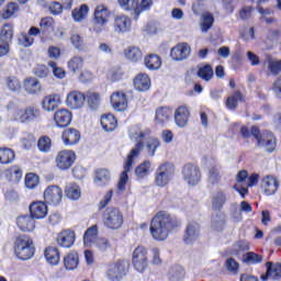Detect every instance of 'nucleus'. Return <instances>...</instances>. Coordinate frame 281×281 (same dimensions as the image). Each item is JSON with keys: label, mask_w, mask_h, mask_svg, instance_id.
Wrapping results in <instances>:
<instances>
[{"label": "nucleus", "mask_w": 281, "mask_h": 281, "mask_svg": "<svg viewBox=\"0 0 281 281\" xmlns=\"http://www.w3.org/2000/svg\"><path fill=\"white\" fill-rule=\"evenodd\" d=\"M173 228L175 220L166 212H158L151 220L150 233L155 240H166Z\"/></svg>", "instance_id": "1"}, {"label": "nucleus", "mask_w": 281, "mask_h": 281, "mask_svg": "<svg viewBox=\"0 0 281 281\" xmlns=\"http://www.w3.org/2000/svg\"><path fill=\"white\" fill-rule=\"evenodd\" d=\"M131 139H134L136 142V146L134 149L131 150L130 155L127 156V160L124 165V170L121 173L119 183H117V190L119 192H124L126 190V183L128 182V172H131V169L133 168V159L134 157H138L139 153H142V148H144V132H136L131 135Z\"/></svg>", "instance_id": "2"}, {"label": "nucleus", "mask_w": 281, "mask_h": 281, "mask_svg": "<svg viewBox=\"0 0 281 281\" xmlns=\"http://www.w3.org/2000/svg\"><path fill=\"white\" fill-rule=\"evenodd\" d=\"M240 135L246 139L252 135L257 139V146L266 148L268 153L276 150V136L272 133L260 134V130L256 126H252L250 131L247 126H243L240 128Z\"/></svg>", "instance_id": "3"}, {"label": "nucleus", "mask_w": 281, "mask_h": 281, "mask_svg": "<svg viewBox=\"0 0 281 281\" xmlns=\"http://www.w3.org/2000/svg\"><path fill=\"white\" fill-rule=\"evenodd\" d=\"M11 120L13 122H19L20 124H27L30 122H35L41 117V110L33 105H29L25 109H21L19 106H12L9 109Z\"/></svg>", "instance_id": "4"}, {"label": "nucleus", "mask_w": 281, "mask_h": 281, "mask_svg": "<svg viewBox=\"0 0 281 281\" xmlns=\"http://www.w3.org/2000/svg\"><path fill=\"white\" fill-rule=\"evenodd\" d=\"M34 240L30 236L21 235L14 243V252L20 260H30L34 256Z\"/></svg>", "instance_id": "5"}, {"label": "nucleus", "mask_w": 281, "mask_h": 281, "mask_svg": "<svg viewBox=\"0 0 281 281\" xmlns=\"http://www.w3.org/2000/svg\"><path fill=\"white\" fill-rule=\"evenodd\" d=\"M103 223L108 229L117 231L124 225V215L117 209H106L103 216Z\"/></svg>", "instance_id": "6"}, {"label": "nucleus", "mask_w": 281, "mask_h": 281, "mask_svg": "<svg viewBox=\"0 0 281 281\" xmlns=\"http://www.w3.org/2000/svg\"><path fill=\"white\" fill-rule=\"evenodd\" d=\"M172 177H175V166L172 164H162L156 172L155 184L158 188H164V186L170 183Z\"/></svg>", "instance_id": "7"}, {"label": "nucleus", "mask_w": 281, "mask_h": 281, "mask_svg": "<svg viewBox=\"0 0 281 281\" xmlns=\"http://www.w3.org/2000/svg\"><path fill=\"white\" fill-rule=\"evenodd\" d=\"M133 266L139 273H144L148 267V250L146 247L138 246L133 252Z\"/></svg>", "instance_id": "8"}, {"label": "nucleus", "mask_w": 281, "mask_h": 281, "mask_svg": "<svg viewBox=\"0 0 281 281\" xmlns=\"http://www.w3.org/2000/svg\"><path fill=\"white\" fill-rule=\"evenodd\" d=\"M76 161V153L74 150L64 149L57 153L55 157V166L58 170H69Z\"/></svg>", "instance_id": "9"}, {"label": "nucleus", "mask_w": 281, "mask_h": 281, "mask_svg": "<svg viewBox=\"0 0 281 281\" xmlns=\"http://www.w3.org/2000/svg\"><path fill=\"white\" fill-rule=\"evenodd\" d=\"M182 177L189 186H198L201 182V169L192 164H188L182 169Z\"/></svg>", "instance_id": "10"}, {"label": "nucleus", "mask_w": 281, "mask_h": 281, "mask_svg": "<svg viewBox=\"0 0 281 281\" xmlns=\"http://www.w3.org/2000/svg\"><path fill=\"white\" fill-rule=\"evenodd\" d=\"M23 89L29 95H41V93H43V85L36 77L25 78L23 81Z\"/></svg>", "instance_id": "11"}, {"label": "nucleus", "mask_w": 281, "mask_h": 281, "mask_svg": "<svg viewBox=\"0 0 281 281\" xmlns=\"http://www.w3.org/2000/svg\"><path fill=\"white\" fill-rule=\"evenodd\" d=\"M85 100H87L85 94L75 90L67 94L66 104L69 109L78 111V109H82L85 106Z\"/></svg>", "instance_id": "12"}, {"label": "nucleus", "mask_w": 281, "mask_h": 281, "mask_svg": "<svg viewBox=\"0 0 281 281\" xmlns=\"http://www.w3.org/2000/svg\"><path fill=\"white\" fill-rule=\"evenodd\" d=\"M56 243L59 247L69 249L74 247V243H76V233L70 229L61 231L56 237Z\"/></svg>", "instance_id": "13"}, {"label": "nucleus", "mask_w": 281, "mask_h": 281, "mask_svg": "<svg viewBox=\"0 0 281 281\" xmlns=\"http://www.w3.org/2000/svg\"><path fill=\"white\" fill-rule=\"evenodd\" d=\"M44 199L46 203H50L52 205H58L60 201H63V189L58 186H49L44 191Z\"/></svg>", "instance_id": "14"}, {"label": "nucleus", "mask_w": 281, "mask_h": 281, "mask_svg": "<svg viewBox=\"0 0 281 281\" xmlns=\"http://www.w3.org/2000/svg\"><path fill=\"white\" fill-rule=\"evenodd\" d=\"M109 280L111 281H121L124 276H126V263L116 262L108 267L106 273Z\"/></svg>", "instance_id": "15"}, {"label": "nucleus", "mask_w": 281, "mask_h": 281, "mask_svg": "<svg viewBox=\"0 0 281 281\" xmlns=\"http://www.w3.org/2000/svg\"><path fill=\"white\" fill-rule=\"evenodd\" d=\"M63 101L60 100V95L53 93L47 94L43 98L41 102V106L43 111H46L47 113H52L53 111H56L60 106Z\"/></svg>", "instance_id": "16"}, {"label": "nucleus", "mask_w": 281, "mask_h": 281, "mask_svg": "<svg viewBox=\"0 0 281 281\" xmlns=\"http://www.w3.org/2000/svg\"><path fill=\"white\" fill-rule=\"evenodd\" d=\"M111 19V11L104 4H98L94 9L93 21L95 25H106Z\"/></svg>", "instance_id": "17"}, {"label": "nucleus", "mask_w": 281, "mask_h": 281, "mask_svg": "<svg viewBox=\"0 0 281 281\" xmlns=\"http://www.w3.org/2000/svg\"><path fill=\"white\" fill-rule=\"evenodd\" d=\"M201 236V226L196 222H191L184 233V243L192 245Z\"/></svg>", "instance_id": "18"}, {"label": "nucleus", "mask_w": 281, "mask_h": 281, "mask_svg": "<svg viewBox=\"0 0 281 281\" xmlns=\"http://www.w3.org/2000/svg\"><path fill=\"white\" fill-rule=\"evenodd\" d=\"M170 56L172 60H186L190 56V46L186 43L178 44L171 48Z\"/></svg>", "instance_id": "19"}, {"label": "nucleus", "mask_w": 281, "mask_h": 281, "mask_svg": "<svg viewBox=\"0 0 281 281\" xmlns=\"http://www.w3.org/2000/svg\"><path fill=\"white\" fill-rule=\"evenodd\" d=\"M111 104L115 111H124L128 109V100L126 99V94L116 91L111 95Z\"/></svg>", "instance_id": "20"}, {"label": "nucleus", "mask_w": 281, "mask_h": 281, "mask_svg": "<svg viewBox=\"0 0 281 281\" xmlns=\"http://www.w3.org/2000/svg\"><path fill=\"white\" fill-rule=\"evenodd\" d=\"M114 31L116 34H126V32H131V18L126 15H117L114 19Z\"/></svg>", "instance_id": "21"}, {"label": "nucleus", "mask_w": 281, "mask_h": 281, "mask_svg": "<svg viewBox=\"0 0 281 281\" xmlns=\"http://www.w3.org/2000/svg\"><path fill=\"white\" fill-rule=\"evenodd\" d=\"M267 272L261 276L262 281H267L268 278L271 280H280L281 279V263L277 262H267Z\"/></svg>", "instance_id": "22"}, {"label": "nucleus", "mask_w": 281, "mask_h": 281, "mask_svg": "<svg viewBox=\"0 0 281 281\" xmlns=\"http://www.w3.org/2000/svg\"><path fill=\"white\" fill-rule=\"evenodd\" d=\"M278 186H280V183L273 176H266L261 182V188L265 191V194L268 196H271L274 192H278Z\"/></svg>", "instance_id": "23"}, {"label": "nucleus", "mask_w": 281, "mask_h": 281, "mask_svg": "<svg viewBox=\"0 0 281 281\" xmlns=\"http://www.w3.org/2000/svg\"><path fill=\"white\" fill-rule=\"evenodd\" d=\"M54 121L59 128L69 126L71 124V112L65 109L58 110L54 114Z\"/></svg>", "instance_id": "24"}, {"label": "nucleus", "mask_w": 281, "mask_h": 281, "mask_svg": "<svg viewBox=\"0 0 281 281\" xmlns=\"http://www.w3.org/2000/svg\"><path fill=\"white\" fill-rule=\"evenodd\" d=\"M189 117L190 110L186 105H180L175 112V121L177 126H180V128L187 126Z\"/></svg>", "instance_id": "25"}, {"label": "nucleus", "mask_w": 281, "mask_h": 281, "mask_svg": "<svg viewBox=\"0 0 281 281\" xmlns=\"http://www.w3.org/2000/svg\"><path fill=\"white\" fill-rule=\"evenodd\" d=\"M16 225L21 232H34L36 227V222L32 215H21L16 218Z\"/></svg>", "instance_id": "26"}, {"label": "nucleus", "mask_w": 281, "mask_h": 281, "mask_svg": "<svg viewBox=\"0 0 281 281\" xmlns=\"http://www.w3.org/2000/svg\"><path fill=\"white\" fill-rule=\"evenodd\" d=\"M61 137L65 146H74L80 142V132L76 128H66Z\"/></svg>", "instance_id": "27"}, {"label": "nucleus", "mask_w": 281, "mask_h": 281, "mask_svg": "<svg viewBox=\"0 0 281 281\" xmlns=\"http://www.w3.org/2000/svg\"><path fill=\"white\" fill-rule=\"evenodd\" d=\"M134 89L136 91H148L150 89V77L140 72L134 78Z\"/></svg>", "instance_id": "28"}, {"label": "nucleus", "mask_w": 281, "mask_h": 281, "mask_svg": "<svg viewBox=\"0 0 281 281\" xmlns=\"http://www.w3.org/2000/svg\"><path fill=\"white\" fill-rule=\"evenodd\" d=\"M30 212L33 218H45L47 216V204L44 202H33L30 205Z\"/></svg>", "instance_id": "29"}, {"label": "nucleus", "mask_w": 281, "mask_h": 281, "mask_svg": "<svg viewBox=\"0 0 281 281\" xmlns=\"http://www.w3.org/2000/svg\"><path fill=\"white\" fill-rule=\"evenodd\" d=\"M101 126L105 133H113L117 128V119L113 114H103L101 116Z\"/></svg>", "instance_id": "30"}, {"label": "nucleus", "mask_w": 281, "mask_h": 281, "mask_svg": "<svg viewBox=\"0 0 281 281\" xmlns=\"http://www.w3.org/2000/svg\"><path fill=\"white\" fill-rule=\"evenodd\" d=\"M98 240V225L89 227L83 235L85 247H93V244Z\"/></svg>", "instance_id": "31"}, {"label": "nucleus", "mask_w": 281, "mask_h": 281, "mask_svg": "<svg viewBox=\"0 0 281 281\" xmlns=\"http://www.w3.org/2000/svg\"><path fill=\"white\" fill-rule=\"evenodd\" d=\"M227 203V194L225 191L218 190L212 196V207L213 210H223V205Z\"/></svg>", "instance_id": "32"}, {"label": "nucleus", "mask_w": 281, "mask_h": 281, "mask_svg": "<svg viewBox=\"0 0 281 281\" xmlns=\"http://www.w3.org/2000/svg\"><path fill=\"white\" fill-rule=\"evenodd\" d=\"M125 58L127 60H131L132 63H139L142 58L144 57V54L142 53V49L135 46H128L124 50Z\"/></svg>", "instance_id": "33"}, {"label": "nucleus", "mask_w": 281, "mask_h": 281, "mask_svg": "<svg viewBox=\"0 0 281 281\" xmlns=\"http://www.w3.org/2000/svg\"><path fill=\"white\" fill-rule=\"evenodd\" d=\"M145 67L150 71H155V69H159L161 67V57L157 54H149L144 59Z\"/></svg>", "instance_id": "34"}, {"label": "nucleus", "mask_w": 281, "mask_h": 281, "mask_svg": "<svg viewBox=\"0 0 281 281\" xmlns=\"http://www.w3.org/2000/svg\"><path fill=\"white\" fill-rule=\"evenodd\" d=\"M170 117H172V110L169 108H159L156 111V121L158 124H168Z\"/></svg>", "instance_id": "35"}, {"label": "nucleus", "mask_w": 281, "mask_h": 281, "mask_svg": "<svg viewBox=\"0 0 281 281\" xmlns=\"http://www.w3.org/2000/svg\"><path fill=\"white\" fill-rule=\"evenodd\" d=\"M44 256L48 265H58L60 262V252H58L56 247L46 248Z\"/></svg>", "instance_id": "36"}, {"label": "nucleus", "mask_w": 281, "mask_h": 281, "mask_svg": "<svg viewBox=\"0 0 281 281\" xmlns=\"http://www.w3.org/2000/svg\"><path fill=\"white\" fill-rule=\"evenodd\" d=\"M14 38V26L12 24H4L0 31L1 43H12Z\"/></svg>", "instance_id": "37"}, {"label": "nucleus", "mask_w": 281, "mask_h": 281, "mask_svg": "<svg viewBox=\"0 0 281 281\" xmlns=\"http://www.w3.org/2000/svg\"><path fill=\"white\" fill-rule=\"evenodd\" d=\"M212 25H214V15L210 12L203 13L200 19L201 32L207 33L209 30H212Z\"/></svg>", "instance_id": "38"}, {"label": "nucleus", "mask_w": 281, "mask_h": 281, "mask_svg": "<svg viewBox=\"0 0 281 281\" xmlns=\"http://www.w3.org/2000/svg\"><path fill=\"white\" fill-rule=\"evenodd\" d=\"M89 15V5L81 4L80 8L72 10V19L76 23H82Z\"/></svg>", "instance_id": "39"}, {"label": "nucleus", "mask_w": 281, "mask_h": 281, "mask_svg": "<svg viewBox=\"0 0 281 281\" xmlns=\"http://www.w3.org/2000/svg\"><path fill=\"white\" fill-rule=\"evenodd\" d=\"M119 5H121L123 10H133L136 16L142 14L139 0H119Z\"/></svg>", "instance_id": "40"}, {"label": "nucleus", "mask_w": 281, "mask_h": 281, "mask_svg": "<svg viewBox=\"0 0 281 281\" xmlns=\"http://www.w3.org/2000/svg\"><path fill=\"white\" fill-rule=\"evenodd\" d=\"M79 261L80 257H78L77 252H70L64 258V266L68 271H74V269H78Z\"/></svg>", "instance_id": "41"}, {"label": "nucleus", "mask_w": 281, "mask_h": 281, "mask_svg": "<svg viewBox=\"0 0 281 281\" xmlns=\"http://www.w3.org/2000/svg\"><path fill=\"white\" fill-rule=\"evenodd\" d=\"M111 179V173L106 169H101L97 171V176L94 178V183L97 186H106Z\"/></svg>", "instance_id": "42"}, {"label": "nucleus", "mask_w": 281, "mask_h": 281, "mask_svg": "<svg viewBox=\"0 0 281 281\" xmlns=\"http://www.w3.org/2000/svg\"><path fill=\"white\" fill-rule=\"evenodd\" d=\"M92 247H94L97 251L106 252L111 249V241L105 237H98L95 243L92 244Z\"/></svg>", "instance_id": "43"}, {"label": "nucleus", "mask_w": 281, "mask_h": 281, "mask_svg": "<svg viewBox=\"0 0 281 281\" xmlns=\"http://www.w3.org/2000/svg\"><path fill=\"white\" fill-rule=\"evenodd\" d=\"M14 161V150L3 147L0 148V164H12Z\"/></svg>", "instance_id": "44"}, {"label": "nucleus", "mask_w": 281, "mask_h": 281, "mask_svg": "<svg viewBox=\"0 0 281 281\" xmlns=\"http://www.w3.org/2000/svg\"><path fill=\"white\" fill-rule=\"evenodd\" d=\"M83 65H85V59L81 56H75L68 61V69H70V71H74V74H76V71H79L80 69H82Z\"/></svg>", "instance_id": "45"}, {"label": "nucleus", "mask_w": 281, "mask_h": 281, "mask_svg": "<svg viewBox=\"0 0 281 281\" xmlns=\"http://www.w3.org/2000/svg\"><path fill=\"white\" fill-rule=\"evenodd\" d=\"M66 195L71 201H78L80 199V187L78 184H70L65 190Z\"/></svg>", "instance_id": "46"}, {"label": "nucleus", "mask_w": 281, "mask_h": 281, "mask_svg": "<svg viewBox=\"0 0 281 281\" xmlns=\"http://www.w3.org/2000/svg\"><path fill=\"white\" fill-rule=\"evenodd\" d=\"M221 170L217 167H212L209 171V182L211 186H218L221 183Z\"/></svg>", "instance_id": "47"}, {"label": "nucleus", "mask_w": 281, "mask_h": 281, "mask_svg": "<svg viewBox=\"0 0 281 281\" xmlns=\"http://www.w3.org/2000/svg\"><path fill=\"white\" fill-rule=\"evenodd\" d=\"M243 100V94L240 92H235L233 95L226 99V106L231 111H234L238 106V102Z\"/></svg>", "instance_id": "48"}, {"label": "nucleus", "mask_w": 281, "mask_h": 281, "mask_svg": "<svg viewBox=\"0 0 281 281\" xmlns=\"http://www.w3.org/2000/svg\"><path fill=\"white\" fill-rule=\"evenodd\" d=\"M161 146V142H159L157 138L151 137L146 143V150L149 157H155V150H157Z\"/></svg>", "instance_id": "49"}, {"label": "nucleus", "mask_w": 281, "mask_h": 281, "mask_svg": "<svg viewBox=\"0 0 281 281\" xmlns=\"http://www.w3.org/2000/svg\"><path fill=\"white\" fill-rule=\"evenodd\" d=\"M37 148L41 153H49L52 148V138L48 136H41L37 142Z\"/></svg>", "instance_id": "50"}, {"label": "nucleus", "mask_w": 281, "mask_h": 281, "mask_svg": "<svg viewBox=\"0 0 281 281\" xmlns=\"http://www.w3.org/2000/svg\"><path fill=\"white\" fill-rule=\"evenodd\" d=\"M87 102L90 109H98L100 106L101 98L98 92H88L87 93Z\"/></svg>", "instance_id": "51"}, {"label": "nucleus", "mask_w": 281, "mask_h": 281, "mask_svg": "<svg viewBox=\"0 0 281 281\" xmlns=\"http://www.w3.org/2000/svg\"><path fill=\"white\" fill-rule=\"evenodd\" d=\"M148 172H150V161L145 160L135 169V175L139 177V179H144V177H148Z\"/></svg>", "instance_id": "52"}, {"label": "nucleus", "mask_w": 281, "mask_h": 281, "mask_svg": "<svg viewBox=\"0 0 281 281\" xmlns=\"http://www.w3.org/2000/svg\"><path fill=\"white\" fill-rule=\"evenodd\" d=\"M198 76L199 78H202V80L209 82V80H212V77L214 76V70L212 69V66L206 65L199 69Z\"/></svg>", "instance_id": "53"}, {"label": "nucleus", "mask_w": 281, "mask_h": 281, "mask_svg": "<svg viewBox=\"0 0 281 281\" xmlns=\"http://www.w3.org/2000/svg\"><path fill=\"white\" fill-rule=\"evenodd\" d=\"M211 227L215 232H223V229L225 228V218L222 215L213 216Z\"/></svg>", "instance_id": "54"}, {"label": "nucleus", "mask_w": 281, "mask_h": 281, "mask_svg": "<svg viewBox=\"0 0 281 281\" xmlns=\"http://www.w3.org/2000/svg\"><path fill=\"white\" fill-rule=\"evenodd\" d=\"M225 267H226V270L233 276L238 274V270L240 269V265L234 258L226 259Z\"/></svg>", "instance_id": "55"}, {"label": "nucleus", "mask_w": 281, "mask_h": 281, "mask_svg": "<svg viewBox=\"0 0 281 281\" xmlns=\"http://www.w3.org/2000/svg\"><path fill=\"white\" fill-rule=\"evenodd\" d=\"M15 12H19V4L15 2H11L4 8L2 19H11V16H14Z\"/></svg>", "instance_id": "56"}, {"label": "nucleus", "mask_w": 281, "mask_h": 281, "mask_svg": "<svg viewBox=\"0 0 281 281\" xmlns=\"http://www.w3.org/2000/svg\"><path fill=\"white\" fill-rule=\"evenodd\" d=\"M268 69L272 76H278V74L281 71V60L269 59L268 60Z\"/></svg>", "instance_id": "57"}, {"label": "nucleus", "mask_w": 281, "mask_h": 281, "mask_svg": "<svg viewBox=\"0 0 281 281\" xmlns=\"http://www.w3.org/2000/svg\"><path fill=\"white\" fill-rule=\"evenodd\" d=\"M54 25H55L54 18L52 16H46L42 19L40 22V27L43 33L47 32V30H54Z\"/></svg>", "instance_id": "58"}, {"label": "nucleus", "mask_w": 281, "mask_h": 281, "mask_svg": "<svg viewBox=\"0 0 281 281\" xmlns=\"http://www.w3.org/2000/svg\"><path fill=\"white\" fill-rule=\"evenodd\" d=\"M25 186L30 190H34L38 186V176L34 173H27L25 177Z\"/></svg>", "instance_id": "59"}, {"label": "nucleus", "mask_w": 281, "mask_h": 281, "mask_svg": "<svg viewBox=\"0 0 281 281\" xmlns=\"http://www.w3.org/2000/svg\"><path fill=\"white\" fill-rule=\"evenodd\" d=\"M150 258L153 265L159 266L164 262V260H161V252L157 247L150 249Z\"/></svg>", "instance_id": "60"}, {"label": "nucleus", "mask_w": 281, "mask_h": 281, "mask_svg": "<svg viewBox=\"0 0 281 281\" xmlns=\"http://www.w3.org/2000/svg\"><path fill=\"white\" fill-rule=\"evenodd\" d=\"M262 260V256L256 252H247L244 255V262H250L251 265H258Z\"/></svg>", "instance_id": "61"}, {"label": "nucleus", "mask_w": 281, "mask_h": 281, "mask_svg": "<svg viewBox=\"0 0 281 281\" xmlns=\"http://www.w3.org/2000/svg\"><path fill=\"white\" fill-rule=\"evenodd\" d=\"M124 76V70L122 68H113L109 72V80L112 82H117V80H122V77Z\"/></svg>", "instance_id": "62"}, {"label": "nucleus", "mask_w": 281, "mask_h": 281, "mask_svg": "<svg viewBox=\"0 0 281 281\" xmlns=\"http://www.w3.org/2000/svg\"><path fill=\"white\" fill-rule=\"evenodd\" d=\"M70 41L74 47H76V49H79V50L85 49V41L79 34H72L70 37Z\"/></svg>", "instance_id": "63"}, {"label": "nucleus", "mask_w": 281, "mask_h": 281, "mask_svg": "<svg viewBox=\"0 0 281 281\" xmlns=\"http://www.w3.org/2000/svg\"><path fill=\"white\" fill-rule=\"evenodd\" d=\"M7 85L10 91H21V80L15 77H11L7 80Z\"/></svg>", "instance_id": "64"}]
</instances>
